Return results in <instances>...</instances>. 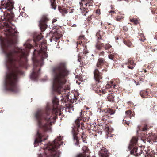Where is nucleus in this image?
I'll use <instances>...</instances> for the list:
<instances>
[{"label":"nucleus","instance_id":"obj_8","mask_svg":"<svg viewBox=\"0 0 157 157\" xmlns=\"http://www.w3.org/2000/svg\"><path fill=\"white\" fill-rule=\"evenodd\" d=\"M47 20V17L44 16L42 17L41 19L39 21V25L42 31H44L48 26L46 24Z\"/></svg>","mask_w":157,"mask_h":157},{"label":"nucleus","instance_id":"obj_28","mask_svg":"<svg viewBox=\"0 0 157 157\" xmlns=\"http://www.w3.org/2000/svg\"><path fill=\"white\" fill-rule=\"evenodd\" d=\"M80 124H81L82 125H84V124L83 123H82V122L80 123V122L79 121V122L77 124V126L78 127V128H77L75 126H73V127H75L76 128V130H76V132H79L78 128H80Z\"/></svg>","mask_w":157,"mask_h":157},{"label":"nucleus","instance_id":"obj_6","mask_svg":"<svg viewBox=\"0 0 157 157\" xmlns=\"http://www.w3.org/2000/svg\"><path fill=\"white\" fill-rule=\"evenodd\" d=\"M94 78L95 81L96 85L93 86L94 90H95L96 93H101L102 92L103 94L105 93L106 90L101 89H100V87L103 86L102 85V81L100 80L102 78V74L99 72L98 69H96L94 71Z\"/></svg>","mask_w":157,"mask_h":157},{"label":"nucleus","instance_id":"obj_55","mask_svg":"<svg viewBox=\"0 0 157 157\" xmlns=\"http://www.w3.org/2000/svg\"><path fill=\"white\" fill-rule=\"evenodd\" d=\"M101 39H102V37H101V36H100L98 38V40H99Z\"/></svg>","mask_w":157,"mask_h":157},{"label":"nucleus","instance_id":"obj_41","mask_svg":"<svg viewBox=\"0 0 157 157\" xmlns=\"http://www.w3.org/2000/svg\"><path fill=\"white\" fill-rule=\"evenodd\" d=\"M129 62V63L131 65H133L134 64V62L133 60H130Z\"/></svg>","mask_w":157,"mask_h":157},{"label":"nucleus","instance_id":"obj_23","mask_svg":"<svg viewBox=\"0 0 157 157\" xmlns=\"http://www.w3.org/2000/svg\"><path fill=\"white\" fill-rule=\"evenodd\" d=\"M58 10L64 15V14H66L67 13V11L65 8H61L60 6L58 7Z\"/></svg>","mask_w":157,"mask_h":157},{"label":"nucleus","instance_id":"obj_44","mask_svg":"<svg viewBox=\"0 0 157 157\" xmlns=\"http://www.w3.org/2000/svg\"><path fill=\"white\" fill-rule=\"evenodd\" d=\"M111 87V86L108 84H106V85L105 86V87H106V88H110Z\"/></svg>","mask_w":157,"mask_h":157},{"label":"nucleus","instance_id":"obj_34","mask_svg":"<svg viewBox=\"0 0 157 157\" xmlns=\"http://www.w3.org/2000/svg\"><path fill=\"white\" fill-rule=\"evenodd\" d=\"M96 48L98 50H100L101 48V45L98 44L96 45Z\"/></svg>","mask_w":157,"mask_h":157},{"label":"nucleus","instance_id":"obj_1","mask_svg":"<svg viewBox=\"0 0 157 157\" xmlns=\"http://www.w3.org/2000/svg\"><path fill=\"white\" fill-rule=\"evenodd\" d=\"M5 34L7 37L0 38L1 52L5 56V64L7 69L4 82V88H19L18 85V76L24 73L18 67H23L27 61L29 49L32 45L28 43L24 44L25 48H17L10 50L9 47L17 43V31L15 26L11 22H5Z\"/></svg>","mask_w":157,"mask_h":157},{"label":"nucleus","instance_id":"obj_17","mask_svg":"<svg viewBox=\"0 0 157 157\" xmlns=\"http://www.w3.org/2000/svg\"><path fill=\"white\" fill-rule=\"evenodd\" d=\"M99 155L101 157H109L108 150L105 148L101 150L99 152Z\"/></svg>","mask_w":157,"mask_h":157},{"label":"nucleus","instance_id":"obj_63","mask_svg":"<svg viewBox=\"0 0 157 157\" xmlns=\"http://www.w3.org/2000/svg\"><path fill=\"white\" fill-rule=\"evenodd\" d=\"M52 39H50V42H52Z\"/></svg>","mask_w":157,"mask_h":157},{"label":"nucleus","instance_id":"obj_25","mask_svg":"<svg viewBox=\"0 0 157 157\" xmlns=\"http://www.w3.org/2000/svg\"><path fill=\"white\" fill-rule=\"evenodd\" d=\"M86 2L85 4L86 6L89 7L93 6V0H86Z\"/></svg>","mask_w":157,"mask_h":157},{"label":"nucleus","instance_id":"obj_27","mask_svg":"<svg viewBox=\"0 0 157 157\" xmlns=\"http://www.w3.org/2000/svg\"><path fill=\"white\" fill-rule=\"evenodd\" d=\"M123 43L125 45L128 47H130L132 44V43L130 41L127 40H124Z\"/></svg>","mask_w":157,"mask_h":157},{"label":"nucleus","instance_id":"obj_64","mask_svg":"<svg viewBox=\"0 0 157 157\" xmlns=\"http://www.w3.org/2000/svg\"><path fill=\"white\" fill-rule=\"evenodd\" d=\"M84 12H86V13H88V11H84Z\"/></svg>","mask_w":157,"mask_h":157},{"label":"nucleus","instance_id":"obj_13","mask_svg":"<svg viewBox=\"0 0 157 157\" xmlns=\"http://www.w3.org/2000/svg\"><path fill=\"white\" fill-rule=\"evenodd\" d=\"M14 2L10 1V0H7V3L6 4L5 6L3 7L2 8L5 9H7V10L10 12L13 8Z\"/></svg>","mask_w":157,"mask_h":157},{"label":"nucleus","instance_id":"obj_62","mask_svg":"<svg viewBox=\"0 0 157 157\" xmlns=\"http://www.w3.org/2000/svg\"><path fill=\"white\" fill-rule=\"evenodd\" d=\"M73 10H74V9H71V10H72V11H71V12H70V13H72L73 12Z\"/></svg>","mask_w":157,"mask_h":157},{"label":"nucleus","instance_id":"obj_24","mask_svg":"<svg viewBox=\"0 0 157 157\" xmlns=\"http://www.w3.org/2000/svg\"><path fill=\"white\" fill-rule=\"evenodd\" d=\"M57 21V20L55 18L53 19L52 20V24L53 25L52 27V30L54 29H55L56 27L58 26L57 24L56 23H55Z\"/></svg>","mask_w":157,"mask_h":157},{"label":"nucleus","instance_id":"obj_11","mask_svg":"<svg viewBox=\"0 0 157 157\" xmlns=\"http://www.w3.org/2000/svg\"><path fill=\"white\" fill-rule=\"evenodd\" d=\"M44 150V153L43 155L41 154L38 155V157H49V145L48 143L44 144V146L42 147Z\"/></svg>","mask_w":157,"mask_h":157},{"label":"nucleus","instance_id":"obj_12","mask_svg":"<svg viewBox=\"0 0 157 157\" xmlns=\"http://www.w3.org/2000/svg\"><path fill=\"white\" fill-rule=\"evenodd\" d=\"M149 129V126L147 124H144L142 125L138 126L136 130L137 135H139L141 132H146Z\"/></svg>","mask_w":157,"mask_h":157},{"label":"nucleus","instance_id":"obj_32","mask_svg":"<svg viewBox=\"0 0 157 157\" xmlns=\"http://www.w3.org/2000/svg\"><path fill=\"white\" fill-rule=\"evenodd\" d=\"M58 29H56V30H55L54 31H53L52 30L50 31V34L51 33H54V34H57V32Z\"/></svg>","mask_w":157,"mask_h":157},{"label":"nucleus","instance_id":"obj_39","mask_svg":"<svg viewBox=\"0 0 157 157\" xmlns=\"http://www.w3.org/2000/svg\"><path fill=\"white\" fill-rule=\"evenodd\" d=\"M81 137L82 139L83 142L84 143H87V142L86 141V140H85V138H84L83 136H81Z\"/></svg>","mask_w":157,"mask_h":157},{"label":"nucleus","instance_id":"obj_2","mask_svg":"<svg viewBox=\"0 0 157 157\" xmlns=\"http://www.w3.org/2000/svg\"><path fill=\"white\" fill-rule=\"evenodd\" d=\"M69 71L67 69L65 63L61 62L52 68V101L53 106H50V131H52L51 125L54 124L57 118V115L58 113V106L59 105V99L56 96L57 86L61 87L66 82V77L69 75Z\"/></svg>","mask_w":157,"mask_h":157},{"label":"nucleus","instance_id":"obj_29","mask_svg":"<svg viewBox=\"0 0 157 157\" xmlns=\"http://www.w3.org/2000/svg\"><path fill=\"white\" fill-rule=\"evenodd\" d=\"M106 112L109 114L110 115H112L115 113V111L113 110L109 109L108 110H107Z\"/></svg>","mask_w":157,"mask_h":157},{"label":"nucleus","instance_id":"obj_30","mask_svg":"<svg viewBox=\"0 0 157 157\" xmlns=\"http://www.w3.org/2000/svg\"><path fill=\"white\" fill-rule=\"evenodd\" d=\"M111 47V46L110 44H106L105 45V48L106 50H108Z\"/></svg>","mask_w":157,"mask_h":157},{"label":"nucleus","instance_id":"obj_58","mask_svg":"<svg viewBox=\"0 0 157 157\" xmlns=\"http://www.w3.org/2000/svg\"><path fill=\"white\" fill-rule=\"evenodd\" d=\"M80 37L81 38H83L84 37V35L81 36H80Z\"/></svg>","mask_w":157,"mask_h":157},{"label":"nucleus","instance_id":"obj_26","mask_svg":"<svg viewBox=\"0 0 157 157\" xmlns=\"http://www.w3.org/2000/svg\"><path fill=\"white\" fill-rule=\"evenodd\" d=\"M80 116L79 117H78L77 119L75 120V122H76V121L77 120H81L82 121H86V120L87 119V118H83L81 116L82 115V111L81 110V112H80Z\"/></svg>","mask_w":157,"mask_h":157},{"label":"nucleus","instance_id":"obj_59","mask_svg":"<svg viewBox=\"0 0 157 157\" xmlns=\"http://www.w3.org/2000/svg\"><path fill=\"white\" fill-rule=\"evenodd\" d=\"M78 61L79 62H81V59H79V58L78 59Z\"/></svg>","mask_w":157,"mask_h":157},{"label":"nucleus","instance_id":"obj_40","mask_svg":"<svg viewBox=\"0 0 157 157\" xmlns=\"http://www.w3.org/2000/svg\"><path fill=\"white\" fill-rule=\"evenodd\" d=\"M92 16V15H90V16H88V18H87V19H88V21H90L91 19H92L91 18V17Z\"/></svg>","mask_w":157,"mask_h":157},{"label":"nucleus","instance_id":"obj_43","mask_svg":"<svg viewBox=\"0 0 157 157\" xmlns=\"http://www.w3.org/2000/svg\"><path fill=\"white\" fill-rule=\"evenodd\" d=\"M70 109H72L73 110H74V108H73V107L72 106H71V107H67V108H66V109H68V110H69Z\"/></svg>","mask_w":157,"mask_h":157},{"label":"nucleus","instance_id":"obj_10","mask_svg":"<svg viewBox=\"0 0 157 157\" xmlns=\"http://www.w3.org/2000/svg\"><path fill=\"white\" fill-rule=\"evenodd\" d=\"M14 17L13 13L11 12L10 13H4L3 16H2L1 19L3 21H9L13 20Z\"/></svg>","mask_w":157,"mask_h":157},{"label":"nucleus","instance_id":"obj_48","mask_svg":"<svg viewBox=\"0 0 157 157\" xmlns=\"http://www.w3.org/2000/svg\"><path fill=\"white\" fill-rule=\"evenodd\" d=\"M88 53V51L87 50H84L83 51V53L84 54H87Z\"/></svg>","mask_w":157,"mask_h":157},{"label":"nucleus","instance_id":"obj_4","mask_svg":"<svg viewBox=\"0 0 157 157\" xmlns=\"http://www.w3.org/2000/svg\"><path fill=\"white\" fill-rule=\"evenodd\" d=\"M49 104L48 102L45 109V113H44L41 110L39 109L34 114L38 127L39 128H43L45 131L48 132L49 127Z\"/></svg>","mask_w":157,"mask_h":157},{"label":"nucleus","instance_id":"obj_49","mask_svg":"<svg viewBox=\"0 0 157 157\" xmlns=\"http://www.w3.org/2000/svg\"><path fill=\"white\" fill-rule=\"evenodd\" d=\"M100 12V10H99L98 9L96 11V13L98 14H99V12Z\"/></svg>","mask_w":157,"mask_h":157},{"label":"nucleus","instance_id":"obj_9","mask_svg":"<svg viewBox=\"0 0 157 157\" xmlns=\"http://www.w3.org/2000/svg\"><path fill=\"white\" fill-rule=\"evenodd\" d=\"M43 136V135L40 133L39 130H38L35 137V140L34 143V147L39 145V144H41V143L43 141V140L41 139L42 137Z\"/></svg>","mask_w":157,"mask_h":157},{"label":"nucleus","instance_id":"obj_5","mask_svg":"<svg viewBox=\"0 0 157 157\" xmlns=\"http://www.w3.org/2000/svg\"><path fill=\"white\" fill-rule=\"evenodd\" d=\"M63 136L59 135L51 142L50 141V157H59L61 152L57 150L62 144L59 142L63 139Z\"/></svg>","mask_w":157,"mask_h":157},{"label":"nucleus","instance_id":"obj_53","mask_svg":"<svg viewBox=\"0 0 157 157\" xmlns=\"http://www.w3.org/2000/svg\"><path fill=\"white\" fill-rule=\"evenodd\" d=\"M76 157H82V156L80 154H78L77 155Z\"/></svg>","mask_w":157,"mask_h":157},{"label":"nucleus","instance_id":"obj_16","mask_svg":"<svg viewBox=\"0 0 157 157\" xmlns=\"http://www.w3.org/2000/svg\"><path fill=\"white\" fill-rule=\"evenodd\" d=\"M138 139L136 137H133L130 140L129 145L128 146V150H131V146H134L136 144L138 141Z\"/></svg>","mask_w":157,"mask_h":157},{"label":"nucleus","instance_id":"obj_20","mask_svg":"<svg viewBox=\"0 0 157 157\" xmlns=\"http://www.w3.org/2000/svg\"><path fill=\"white\" fill-rule=\"evenodd\" d=\"M148 92L146 91L141 90L140 91L139 94L143 98H144L147 97L148 95Z\"/></svg>","mask_w":157,"mask_h":157},{"label":"nucleus","instance_id":"obj_61","mask_svg":"<svg viewBox=\"0 0 157 157\" xmlns=\"http://www.w3.org/2000/svg\"><path fill=\"white\" fill-rule=\"evenodd\" d=\"M82 135L81 136H83V135H85V133L84 132H82Z\"/></svg>","mask_w":157,"mask_h":157},{"label":"nucleus","instance_id":"obj_38","mask_svg":"<svg viewBox=\"0 0 157 157\" xmlns=\"http://www.w3.org/2000/svg\"><path fill=\"white\" fill-rule=\"evenodd\" d=\"M125 114L126 115H129L131 114V112L129 110L126 111L125 112Z\"/></svg>","mask_w":157,"mask_h":157},{"label":"nucleus","instance_id":"obj_7","mask_svg":"<svg viewBox=\"0 0 157 157\" xmlns=\"http://www.w3.org/2000/svg\"><path fill=\"white\" fill-rule=\"evenodd\" d=\"M72 128L71 133L72 135L73 141L74 142V145L75 146L79 145V140L80 139L78 136V132H76V129L75 127H72Z\"/></svg>","mask_w":157,"mask_h":157},{"label":"nucleus","instance_id":"obj_14","mask_svg":"<svg viewBox=\"0 0 157 157\" xmlns=\"http://www.w3.org/2000/svg\"><path fill=\"white\" fill-rule=\"evenodd\" d=\"M106 63V61L103 58H100L96 64V66L99 69H102L103 66Z\"/></svg>","mask_w":157,"mask_h":157},{"label":"nucleus","instance_id":"obj_36","mask_svg":"<svg viewBox=\"0 0 157 157\" xmlns=\"http://www.w3.org/2000/svg\"><path fill=\"white\" fill-rule=\"evenodd\" d=\"M124 123L128 125H129V123L128 121H127L126 120H124V119L123 120Z\"/></svg>","mask_w":157,"mask_h":157},{"label":"nucleus","instance_id":"obj_42","mask_svg":"<svg viewBox=\"0 0 157 157\" xmlns=\"http://www.w3.org/2000/svg\"><path fill=\"white\" fill-rule=\"evenodd\" d=\"M127 67L128 68L131 69H133L134 68V67L133 66H131L130 65H128L127 66Z\"/></svg>","mask_w":157,"mask_h":157},{"label":"nucleus","instance_id":"obj_3","mask_svg":"<svg viewBox=\"0 0 157 157\" xmlns=\"http://www.w3.org/2000/svg\"><path fill=\"white\" fill-rule=\"evenodd\" d=\"M44 44V43L42 42L41 48L38 50L35 49L33 52L32 60L33 67L32 72L30 75V78L34 81H37L41 74L40 68H38V67L43 65L44 59L48 56V54L46 53L47 47L45 45L43 47Z\"/></svg>","mask_w":157,"mask_h":157},{"label":"nucleus","instance_id":"obj_46","mask_svg":"<svg viewBox=\"0 0 157 157\" xmlns=\"http://www.w3.org/2000/svg\"><path fill=\"white\" fill-rule=\"evenodd\" d=\"M100 30H99V31L98 32L96 33V35L97 36H101L100 33Z\"/></svg>","mask_w":157,"mask_h":157},{"label":"nucleus","instance_id":"obj_35","mask_svg":"<svg viewBox=\"0 0 157 157\" xmlns=\"http://www.w3.org/2000/svg\"><path fill=\"white\" fill-rule=\"evenodd\" d=\"M109 58L112 60H113V56L112 55H109L108 56Z\"/></svg>","mask_w":157,"mask_h":157},{"label":"nucleus","instance_id":"obj_52","mask_svg":"<svg viewBox=\"0 0 157 157\" xmlns=\"http://www.w3.org/2000/svg\"><path fill=\"white\" fill-rule=\"evenodd\" d=\"M134 82L136 83V85H139V82H137L136 81H135V80H134Z\"/></svg>","mask_w":157,"mask_h":157},{"label":"nucleus","instance_id":"obj_33","mask_svg":"<svg viewBox=\"0 0 157 157\" xmlns=\"http://www.w3.org/2000/svg\"><path fill=\"white\" fill-rule=\"evenodd\" d=\"M131 22H133L135 24H137L138 23V21L137 20H136L134 19H131Z\"/></svg>","mask_w":157,"mask_h":157},{"label":"nucleus","instance_id":"obj_60","mask_svg":"<svg viewBox=\"0 0 157 157\" xmlns=\"http://www.w3.org/2000/svg\"><path fill=\"white\" fill-rule=\"evenodd\" d=\"M154 38L155 39H156L157 40V36H156L154 37Z\"/></svg>","mask_w":157,"mask_h":157},{"label":"nucleus","instance_id":"obj_56","mask_svg":"<svg viewBox=\"0 0 157 157\" xmlns=\"http://www.w3.org/2000/svg\"><path fill=\"white\" fill-rule=\"evenodd\" d=\"M47 80V79H44V78H43V79H42V80L43 81V82H45V81H46Z\"/></svg>","mask_w":157,"mask_h":157},{"label":"nucleus","instance_id":"obj_54","mask_svg":"<svg viewBox=\"0 0 157 157\" xmlns=\"http://www.w3.org/2000/svg\"><path fill=\"white\" fill-rule=\"evenodd\" d=\"M109 13H115V11H112V10H111V11H109Z\"/></svg>","mask_w":157,"mask_h":157},{"label":"nucleus","instance_id":"obj_21","mask_svg":"<svg viewBox=\"0 0 157 157\" xmlns=\"http://www.w3.org/2000/svg\"><path fill=\"white\" fill-rule=\"evenodd\" d=\"M115 95L113 94H109L108 96L107 97V99L110 102H114Z\"/></svg>","mask_w":157,"mask_h":157},{"label":"nucleus","instance_id":"obj_18","mask_svg":"<svg viewBox=\"0 0 157 157\" xmlns=\"http://www.w3.org/2000/svg\"><path fill=\"white\" fill-rule=\"evenodd\" d=\"M50 2L51 3V8L54 10H56L57 7L56 0H50Z\"/></svg>","mask_w":157,"mask_h":157},{"label":"nucleus","instance_id":"obj_51","mask_svg":"<svg viewBox=\"0 0 157 157\" xmlns=\"http://www.w3.org/2000/svg\"><path fill=\"white\" fill-rule=\"evenodd\" d=\"M104 52L103 51H102L100 53V55H103L104 54Z\"/></svg>","mask_w":157,"mask_h":157},{"label":"nucleus","instance_id":"obj_57","mask_svg":"<svg viewBox=\"0 0 157 157\" xmlns=\"http://www.w3.org/2000/svg\"><path fill=\"white\" fill-rule=\"evenodd\" d=\"M100 45H101L102 46H105V45L103 43H101Z\"/></svg>","mask_w":157,"mask_h":157},{"label":"nucleus","instance_id":"obj_19","mask_svg":"<svg viewBox=\"0 0 157 157\" xmlns=\"http://www.w3.org/2000/svg\"><path fill=\"white\" fill-rule=\"evenodd\" d=\"M43 38V37L40 35H35L33 37V41L37 44L36 42L41 40Z\"/></svg>","mask_w":157,"mask_h":157},{"label":"nucleus","instance_id":"obj_47","mask_svg":"<svg viewBox=\"0 0 157 157\" xmlns=\"http://www.w3.org/2000/svg\"><path fill=\"white\" fill-rule=\"evenodd\" d=\"M143 153V151L140 150V152H138V156L142 154Z\"/></svg>","mask_w":157,"mask_h":157},{"label":"nucleus","instance_id":"obj_50","mask_svg":"<svg viewBox=\"0 0 157 157\" xmlns=\"http://www.w3.org/2000/svg\"><path fill=\"white\" fill-rule=\"evenodd\" d=\"M102 71L103 72H107V70L106 69H105L104 68L102 70Z\"/></svg>","mask_w":157,"mask_h":157},{"label":"nucleus","instance_id":"obj_22","mask_svg":"<svg viewBox=\"0 0 157 157\" xmlns=\"http://www.w3.org/2000/svg\"><path fill=\"white\" fill-rule=\"evenodd\" d=\"M148 138L149 140L153 141L154 142H156L155 140L157 139L156 136L153 134H150Z\"/></svg>","mask_w":157,"mask_h":157},{"label":"nucleus","instance_id":"obj_31","mask_svg":"<svg viewBox=\"0 0 157 157\" xmlns=\"http://www.w3.org/2000/svg\"><path fill=\"white\" fill-rule=\"evenodd\" d=\"M62 36V35H60L59 36H55L54 39H55V40L56 41L57 40H59L60 38Z\"/></svg>","mask_w":157,"mask_h":157},{"label":"nucleus","instance_id":"obj_15","mask_svg":"<svg viewBox=\"0 0 157 157\" xmlns=\"http://www.w3.org/2000/svg\"><path fill=\"white\" fill-rule=\"evenodd\" d=\"M131 150H130V153L131 155H133L136 156H138V147L135 146H131ZM127 151H128V150H127Z\"/></svg>","mask_w":157,"mask_h":157},{"label":"nucleus","instance_id":"obj_45","mask_svg":"<svg viewBox=\"0 0 157 157\" xmlns=\"http://www.w3.org/2000/svg\"><path fill=\"white\" fill-rule=\"evenodd\" d=\"M122 19V17H118L117 18L116 20L117 21H120Z\"/></svg>","mask_w":157,"mask_h":157},{"label":"nucleus","instance_id":"obj_37","mask_svg":"<svg viewBox=\"0 0 157 157\" xmlns=\"http://www.w3.org/2000/svg\"><path fill=\"white\" fill-rule=\"evenodd\" d=\"M123 29L125 31H127L128 30V28L126 26H124L123 27Z\"/></svg>","mask_w":157,"mask_h":157}]
</instances>
